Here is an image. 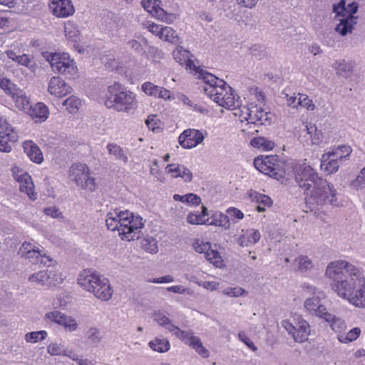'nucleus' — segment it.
Listing matches in <instances>:
<instances>
[{"instance_id":"obj_44","label":"nucleus","mask_w":365,"mask_h":365,"mask_svg":"<svg viewBox=\"0 0 365 365\" xmlns=\"http://www.w3.org/2000/svg\"><path fill=\"white\" fill-rule=\"evenodd\" d=\"M47 351L51 356L68 355L64 346L57 343L50 344L47 347Z\"/></svg>"},{"instance_id":"obj_10","label":"nucleus","mask_w":365,"mask_h":365,"mask_svg":"<svg viewBox=\"0 0 365 365\" xmlns=\"http://www.w3.org/2000/svg\"><path fill=\"white\" fill-rule=\"evenodd\" d=\"M43 57L50 63L51 67L54 72H58L63 75L72 74L75 71L73 61L63 53L61 55L57 53L43 52Z\"/></svg>"},{"instance_id":"obj_60","label":"nucleus","mask_w":365,"mask_h":365,"mask_svg":"<svg viewBox=\"0 0 365 365\" xmlns=\"http://www.w3.org/2000/svg\"><path fill=\"white\" fill-rule=\"evenodd\" d=\"M63 314L59 311H53L46 314V318L58 324Z\"/></svg>"},{"instance_id":"obj_2","label":"nucleus","mask_w":365,"mask_h":365,"mask_svg":"<svg viewBox=\"0 0 365 365\" xmlns=\"http://www.w3.org/2000/svg\"><path fill=\"white\" fill-rule=\"evenodd\" d=\"M106 225L108 230H118L123 240H135L140 238L144 227L143 218L128 210H115L106 215Z\"/></svg>"},{"instance_id":"obj_26","label":"nucleus","mask_w":365,"mask_h":365,"mask_svg":"<svg viewBox=\"0 0 365 365\" xmlns=\"http://www.w3.org/2000/svg\"><path fill=\"white\" fill-rule=\"evenodd\" d=\"M332 67L336 69L338 76L345 78L349 77L353 71L351 64L346 63L344 60L335 61Z\"/></svg>"},{"instance_id":"obj_52","label":"nucleus","mask_w":365,"mask_h":365,"mask_svg":"<svg viewBox=\"0 0 365 365\" xmlns=\"http://www.w3.org/2000/svg\"><path fill=\"white\" fill-rule=\"evenodd\" d=\"M238 338L240 340L243 341L250 349L255 351L257 349V347L254 344V343L250 340V339L247 336L245 331H240L238 333Z\"/></svg>"},{"instance_id":"obj_8","label":"nucleus","mask_w":365,"mask_h":365,"mask_svg":"<svg viewBox=\"0 0 365 365\" xmlns=\"http://www.w3.org/2000/svg\"><path fill=\"white\" fill-rule=\"evenodd\" d=\"M293 171L294 181L304 195H307L309 190L322 178L314 168L306 163L297 165Z\"/></svg>"},{"instance_id":"obj_7","label":"nucleus","mask_w":365,"mask_h":365,"mask_svg":"<svg viewBox=\"0 0 365 365\" xmlns=\"http://www.w3.org/2000/svg\"><path fill=\"white\" fill-rule=\"evenodd\" d=\"M254 165L261 173L277 180L285 177L284 163L277 155L257 157L254 160Z\"/></svg>"},{"instance_id":"obj_3","label":"nucleus","mask_w":365,"mask_h":365,"mask_svg":"<svg viewBox=\"0 0 365 365\" xmlns=\"http://www.w3.org/2000/svg\"><path fill=\"white\" fill-rule=\"evenodd\" d=\"M105 105L118 112L129 113L136 108L135 94L121 84L115 83L108 87L105 96Z\"/></svg>"},{"instance_id":"obj_9","label":"nucleus","mask_w":365,"mask_h":365,"mask_svg":"<svg viewBox=\"0 0 365 365\" xmlns=\"http://www.w3.org/2000/svg\"><path fill=\"white\" fill-rule=\"evenodd\" d=\"M69 176L76 182L77 185L81 186L84 190L93 191L96 189L95 179L90 177V170L86 164H73L70 168Z\"/></svg>"},{"instance_id":"obj_56","label":"nucleus","mask_w":365,"mask_h":365,"mask_svg":"<svg viewBox=\"0 0 365 365\" xmlns=\"http://www.w3.org/2000/svg\"><path fill=\"white\" fill-rule=\"evenodd\" d=\"M245 291L241 287H230L225 289L223 293L230 297H239L243 294Z\"/></svg>"},{"instance_id":"obj_62","label":"nucleus","mask_w":365,"mask_h":365,"mask_svg":"<svg viewBox=\"0 0 365 365\" xmlns=\"http://www.w3.org/2000/svg\"><path fill=\"white\" fill-rule=\"evenodd\" d=\"M179 177L182 178L185 182H189L192 180V172L184 165H182V170L180 173Z\"/></svg>"},{"instance_id":"obj_30","label":"nucleus","mask_w":365,"mask_h":365,"mask_svg":"<svg viewBox=\"0 0 365 365\" xmlns=\"http://www.w3.org/2000/svg\"><path fill=\"white\" fill-rule=\"evenodd\" d=\"M17 93L18 94H15L14 97H12L16 106L20 110H30L32 106L30 105L29 100L24 92L20 89Z\"/></svg>"},{"instance_id":"obj_32","label":"nucleus","mask_w":365,"mask_h":365,"mask_svg":"<svg viewBox=\"0 0 365 365\" xmlns=\"http://www.w3.org/2000/svg\"><path fill=\"white\" fill-rule=\"evenodd\" d=\"M0 88L4 90L6 95L10 96L11 98L14 97L15 94H18L17 92L20 90L15 83L7 78L0 79Z\"/></svg>"},{"instance_id":"obj_6","label":"nucleus","mask_w":365,"mask_h":365,"mask_svg":"<svg viewBox=\"0 0 365 365\" xmlns=\"http://www.w3.org/2000/svg\"><path fill=\"white\" fill-rule=\"evenodd\" d=\"M217 87H204V92L220 106L230 110H234L240 106L235 101L232 88L224 81H219Z\"/></svg>"},{"instance_id":"obj_42","label":"nucleus","mask_w":365,"mask_h":365,"mask_svg":"<svg viewBox=\"0 0 365 365\" xmlns=\"http://www.w3.org/2000/svg\"><path fill=\"white\" fill-rule=\"evenodd\" d=\"M229 224V220L227 215L222 213H216L212 217L211 221H208L207 225L215 226H226Z\"/></svg>"},{"instance_id":"obj_59","label":"nucleus","mask_w":365,"mask_h":365,"mask_svg":"<svg viewBox=\"0 0 365 365\" xmlns=\"http://www.w3.org/2000/svg\"><path fill=\"white\" fill-rule=\"evenodd\" d=\"M147 27H148L149 31H150L152 34L156 35L160 38V37H162L163 30V26L155 24L154 23H151V24H148Z\"/></svg>"},{"instance_id":"obj_24","label":"nucleus","mask_w":365,"mask_h":365,"mask_svg":"<svg viewBox=\"0 0 365 365\" xmlns=\"http://www.w3.org/2000/svg\"><path fill=\"white\" fill-rule=\"evenodd\" d=\"M161 1L160 0H153L152 9H150V14L155 16L157 19H160L163 21L167 23H172L175 16L173 14L167 13L160 6Z\"/></svg>"},{"instance_id":"obj_48","label":"nucleus","mask_w":365,"mask_h":365,"mask_svg":"<svg viewBox=\"0 0 365 365\" xmlns=\"http://www.w3.org/2000/svg\"><path fill=\"white\" fill-rule=\"evenodd\" d=\"M187 220L188 223L192 225H202L207 224L209 219H203L200 214L190 213L187 215Z\"/></svg>"},{"instance_id":"obj_40","label":"nucleus","mask_w":365,"mask_h":365,"mask_svg":"<svg viewBox=\"0 0 365 365\" xmlns=\"http://www.w3.org/2000/svg\"><path fill=\"white\" fill-rule=\"evenodd\" d=\"M360 334L361 329L359 327H355L347 332L346 335L339 334L338 339L342 343H348L356 339Z\"/></svg>"},{"instance_id":"obj_55","label":"nucleus","mask_w":365,"mask_h":365,"mask_svg":"<svg viewBox=\"0 0 365 365\" xmlns=\"http://www.w3.org/2000/svg\"><path fill=\"white\" fill-rule=\"evenodd\" d=\"M16 62L19 64L25 66L28 68H32L33 66H34V63L32 61V59L26 54L19 56Z\"/></svg>"},{"instance_id":"obj_46","label":"nucleus","mask_w":365,"mask_h":365,"mask_svg":"<svg viewBox=\"0 0 365 365\" xmlns=\"http://www.w3.org/2000/svg\"><path fill=\"white\" fill-rule=\"evenodd\" d=\"M142 245H143L144 250L151 254H155L158 250V245H157V241L155 239H154L153 237L144 239Z\"/></svg>"},{"instance_id":"obj_25","label":"nucleus","mask_w":365,"mask_h":365,"mask_svg":"<svg viewBox=\"0 0 365 365\" xmlns=\"http://www.w3.org/2000/svg\"><path fill=\"white\" fill-rule=\"evenodd\" d=\"M326 322L330 323L331 328L336 333H341L346 328L344 321L334 315L327 313L324 316Z\"/></svg>"},{"instance_id":"obj_36","label":"nucleus","mask_w":365,"mask_h":365,"mask_svg":"<svg viewBox=\"0 0 365 365\" xmlns=\"http://www.w3.org/2000/svg\"><path fill=\"white\" fill-rule=\"evenodd\" d=\"M190 347L195 350V351L202 358H207L210 356L209 351L202 345L200 339L197 338L191 339Z\"/></svg>"},{"instance_id":"obj_34","label":"nucleus","mask_w":365,"mask_h":365,"mask_svg":"<svg viewBox=\"0 0 365 365\" xmlns=\"http://www.w3.org/2000/svg\"><path fill=\"white\" fill-rule=\"evenodd\" d=\"M173 199L175 201H180L182 202H186L190 205H198L201 202L200 197L194 193H188L185 195H180L175 194L173 196Z\"/></svg>"},{"instance_id":"obj_4","label":"nucleus","mask_w":365,"mask_h":365,"mask_svg":"<svg viewBox=\"0 0 365 365\" xmlns=\"http://www.w3.org/2000/svg\"><path fill=\"white\" fill-rule=\"evenodd\" d=\"M78 284L101 301H108L113 295L108 279L91 269H84L81 272Z\"/></svg>"},{"instance_id":"obj_51","label":"nucleus","mask_w":365,"mask_h":365,"mask_svg":"<svg viewBox=\"0 0 365 365\" xmlns=\"http://www.w3.org/2000/svg\"><path fill=\"white\" fill-rule=\"evenodd\" d=\"M41 252L38 248L27 254H24V257L28 259L32 264H38L41 258Z\"/></svg>"},{"instance_id":"obj_43","label":"nucleus","mask_w":365,"mask_h":365,"mask_svg":"<svg viewBox=\"0 0 365 365\" xmlns=\"http://www.w3.org/2000/svg\"><path fill=\"white\" fill-rule=\"evenodd\" d=\"M250 197L259 204H262L264 206H271L272 204V200L268 196L257 192H250Z\"/></svg>"},{"instance_id":"obj_61","label":"nucleus","mask_w":365,"mask_h":365,"mask_svg":"<svg viewBox=\"0 0 365 365\" xmlns=\"http://www.w3.org/2000/svg\"><path fill=\"white\" fill-rule=\"evenodd\" d=\"M128 45L134 50V51L139 54H143L145 53L143 51V46L140 42H138L137 40L132 39L129 41H128Z\"/></svg>"},{"instance_id":"obj_23","label":"nucleus","mask_w":365,"mask_h":365,"mask_svg":"<svg viewBox=\"0 0 365 365\" xmlns=\"http://www.w3.org/2000/svg\"><path fill=\"white\" fill-rule=\"evenodd\" d=\"M23 146L24 152L31 161L36 163H41L43 161V153L36 144L31 140L25 141Z\"/></svg>"},{"instance_id":"obj_37","label":"nucleus","mask_w":365,"mask_h":365,"mask_svg":"<svg viewBox=\"0 0 365 365\" xmlns=\"http://www.w3.org/2000/svg\"><path fill=\"white\" fill-rule=\"evenodd\" d=\"M86 336L95 346H98L102 339L99 329L96 327L89 328L86 332Z\"/></svg>"},{"instance_id":"obj_17","label":"nucleus","mask_w":365,"mask_h":365,"mask_svg":"<svg viewBox=\"0 0 365 365\" xmlns=\"http://www.w3.org/2000/svg\"><path fill=\"white\" fill-rule=\"evenodd\" d=\"M71 87L60 77L53 76L51 78L48 91L53 96L62 98L71 93Z\"/></svg>"},{"instance_id":"obj_1","label":"nucleus","mask_w":365,"mask_h":365,"mask_svg":"<svg viewBox=\"0 0 365 365\" xmlns=\"http://www.w3.org/2000/svg\"><path fill=\"white\" fill-rule=\"evenodd\" d=\"M325 274L332 280V289L339 297L356 307H365V280L358 268L339 260L330 262Z\"/></svg>"},{"instance_id":"obj_12","label":"nucleus","mask_w":365,"mask_h":365,"mask_svg":"<svg viewBox=\"0 0 365 365\" xmlns=\"http://www.w3.org/2000/svg\"><path fill=\"white\" fill-rule=\"evenodd\" d=\"M16 135L4 117L0 116V151L9 153Z\"/></svg>"},{"instance_id":"obj_50","label":"nucleus","mask_w":365,"mask_h":365,"mask_svg":"<svg viewBox=\"0 0 365 365\" xmlns=\"http://www.w3.org/2000/svg\"><path fill=\"white\" fill-rule=\"evenodd\" d=\"M142 91L150 96H157L158 86L153 84L150 82H145L142 85Z\"/></svg>"},{"instance_id":"obj_54","label":"nucleus","mask_w":365,"mask_h":365,"mask_svg":"<svg viewBox=\"0 0 365 365\" xmlns=\"http://www.w3.org/2000/svg\"><path fill=\"white\" fill-rule=\"evenodd\" d=\"M166 171L172 175V177L176 178H179L180 173L182 170V165L178 164H170L166 166Z\"/></svg>"},{"instance_id":"obj_31","label":"nucleus","mask_w":365,"mask_h":365,"mask_svg":"<svg viewBox=\"0 0 365 365\" xmlns=\"http://www.w3.org/2000/svg\"><path fill=\"white\" fill-rule=\"evenodd\" d=\"M250 145L263 150H271L274 147V143L264 137H256L251 140Z\"/></svg>"},{"instance_id":"obj_20","label":"nucleus","mask_w":365,"mask_h":365,"mask_svg":"<svg viewBox=\"0 0 365 365\" xmlns=\"http://www.w3.org/2000/svg\"><path fill=\"white\" fill-rule=\"evenodd\" d=\"M247 115L244 118L249 124L258 125L259 120H262V117H265V120H268V124L271 123V113L269 112H264L261 107L258 108L257 106H255L251 108H247Z\"/></svg>"},{"instance_id":"obj_11","label":"nucleus","mask_w":365,"mask_h":365,"mask_svg":"<svg viewBox=\"0 0 365 365\" xmlns=\"http://www.w3.org/2000/svg\"><path fill=\"white\" fill-rule=\"evenodd\" d=\"M358 4L354 1L346 6L344 12L345 15L339 19V23L335 28L336 32L343 36H346L348 33L352 32L354 26L356 24L357 16H355L354 14L358 11Z\"/></svg>"},{"instance_id":"obj_53","label":"nucleus","mask_w":365,"mask_h":365,"mask_svg":"<svg viewBox=\"0 0 365 365\" xmlns=\"http://www.w3.org/2000/svg\"><path fill=\"white\" fill-rule=\"evenodd\" d=\"M299 269L302 272H306L312 267V261L307 257H301L298 259Z\"/></svg>"},{"instance_id":"obj_64","label":"nucleus","mask_w":365,"mask_h":365,"mask_svg":"<svg viewBox=\"0 0 365 365\" xmlns=\"http://www.w3.org/2000/svg\"><path fill=\"white\" fill-rule=\"evenodd\" d=\"M354 184L355 186L360 187H364L365 186V168L361 170L359 175L356 177Z\"/></svg>"},{"instance_id":"obj_45","label":"nucleus","mask_w":365,"mask_h":365,"mask_svg":"<svg viewBox=\"0 0 365 365\" xmlns=\"http://www.w3.org/2000/svg\"><path fill=\"white\" fill-rule=\"evenodd\" d=\"M175 336L180 339L185 341V343L190 346V342L192 341L191 339L197 338V336L193 335V332L192 331H184L179 329H175Z\"/></svg>"},{"instance_id":"obj_63","label":"nucleus","mask_w":365,"mask_h":365,"mask_svg":"<svg viewBox=\"0 0 365 365\" xmlns=\"http://www.w3.org/2000/svg\"><path fill=\"white\" fill-rule=\"evenodd\" d=\"M36 249L37 248H36L35 245L29 242H24L21 245L19 253L21 255V256H24V254H27Z\"/></svg>"},{"instance_id":"obj_27","label":"nucleus","mask_w":365,"mask_h":365,"mask_svg":"<svg viewBox=\"0 0 365 365\" xmlns=\"http://www.w3.org/2000/svg\"><path fill=\"white\" fill-rule=\"evenodd\" d=\"M107 149L108 150L109 154L115 156V160H121L124 163H127L128 161V158L127 154L120 148V145L115 143H108L107 145Z\"/></svg>"},{"instance_id":"obj_13","label":"nucleus","mask_w":365,"mask_h":365,"mask_svg":"<svg viewBox=\"0 0 365 365\" xmlns=\"http://www.w3.org/2000/svg\"><path fill=\"white\" fill-rule=\"evenodd\" d=\"M204 138V135L200 130L187 129L180 135L178 143L182 148L190 149L201 143Z\"/></svg>"},{"instance_id":"obj_33","label":"nucleus","mask_w":365,"mask_h":365,"mask_svg":"<svg viewBox=\"0 0 365 365\" xmlns=\"http://www.w3.org/2000/svg\"><path fill=\"white\" fill-rule=\"evenodd\" d=\"M149 346L155 351L163 353L170 349V342L167 339L156 338L149 342Z\"/></svg>"},{"instance_id":"obj_15","label":"nucleus","mask_w":365,"mask_h":365,"mask_svg":"<svg viewBox=\"0 0 365 365\" xmlns=\"http://www.w3.org/2000/svg\"><path fill=\"white\" fill-rule=\"evenodd\" d=\"M285 328L292 334L294 341L298 343H302L308 339L310 333L309 324L304 321H299L297 326L289 324Z\"/></svg>"},{"instance_id":"obj_5","label":"nucleus","mask_w":365,"mask_h":365,"mask_svg":"<svg viewBox=\"0 0 365 365\" xmlns=\"http://www.w3.org/2000/svg\"><path fill=\"white\" fill-rule=\"evenodd\" d=\"M305 195L307 205L312 206L326 204L335 205L336 201V190L332 189L328 182L322 178L316 182Z\"/></svg>"},{"instance_id":"obj_49","label":"nucleus","mask_w":365,"mask_h":365,"mask_svg":"<svg viewBox=\"0 0 365 365\" xmlns=\"http://www.w3.org/2000/svg\"><path fill=\"white\" fill-rule=\"evenodd\" d=\"M153 318L154 321L160 326L165 327L170 324V319L161 312H155Z\"/></svg>"},{"instance_id":"obj_41","label":"nucleus","mask_w":365,"mask_h":365,"mask_svg":"<svg viewBox=\"0 0 365 365\" xmlns=\"http://www.w3.org/2000/svg\"><path fill=\"white\" fill-rule=\"evenodd\" d=\"M205 257L207 261L213 264L215 267H220L222 262L221 256L216 250L210 249L205 252Z\"/></svg>"},{"instance_id":"obj_38","label":"nucleus","mask_w":365,"mask_h":365,"mask_svg":"<svg viewBox=\"0 0 365 365\" xmlns=\"http://www.w3.org/2000/svg\"><path fill=\"white\" fill-rule=\"evenodd\" d=\"M160 39L172 43H178L179 38L176 31L170 26H164L163 30V36Z\"/></svg>"},{"instance_id":"obj_35","label":"nucleus","mask_w":365,"mask_h":365,"mask_svg":"<svg viewBox=\"0 0 365 365\" xmlns=\"http://www.w3.org/2000/svg\"><path fill=\"white\" fill-rule=\"evenodd\" d=\"M81 105V103L79 98L74 96L68 97L63 102V106H65L66 109L71 113H76Z\"/></svg>"},{"instance_id":"obj_58","label":"nucleus","mask_w":365,"mask_h":365,"mask_svg":"<svg viewBox=\"0 0 365 365\" xmlns=\"http://www.w3.org/2000/svg\"><path fill=\"white\" fill-rule=\"evenodd\" d=\"M43 212L53 218H59L62 216V213L60 212L59 209L55 206L44 208Z\"/></svg>"},{"instance_id":"obj_16","label":"nucleus","mask_w":365,"mask_h":365,"mask_svg":"<svg viewBox=\"0 0 365 365\" xmlns=\"http://www.w3.org/2000/svg\"><path fill=\"white\" fill-rule=\"evenodd\" d=\"M346 159V156L339 154V151L329 152L322 155L321 167L329 173H336L339 169V161Z\"/></svg>"},{"instance_id":"obj_57","label":"nucleus","mask_w":365,"mask_h":365,"mask_svg":"<svg viewBox=\"0 0 365 365\" xmlns=\"http://www.w3.org/2000/svg\"><path fill=\"white\" fill-rule=\"evenodd\" d=\"M346 7L345 0H341L337 5H334L333 11L336 13V16L341 18L342 16H344Z\"/></svg>"},{"instance_id":"obj_19","label":"nucleus","mask_w":365,"mask_h":365,"mask_svg":"<svg viewBox=\"0 0 365 365\" xmlns=\"http://www.w3.org/2000/svg\"><path fill=\"white\" fill-rule=\"evenodd\" d=\"M15 178L19 183L20 191L26 192L31 200H36V193L34 192V185L31 180V177L27 173H23L16 175Z\"/></svg>"},{"instance_id":"obj_29","label":"nucleus","mask_w":365,"mask_h":365,"mask_svg":"<svg viewBox=\"0 0 365 365\" xmlns=\"http://www.w3.org/2000/svg\"><path fill=\"white\" fill-rule=\"evenodd\" d=\"M307 135H309L311 145H319L322 140V132L319 130L315 125H306Z\"/></svg>"},{"instance_id":"obj_22","label":"nucleus","mask_w":365,"mask_h":365,"mask_svg":"<svg viewBox=\"0 0 365 365\" xmlns=\"http://www.w3.org/2000/svg\"><path fill=\"white\" fill-rule=\"evenodd\" d=\"M304 305L307 311L322 318H324V316L328 313L326 307L322 304L318 297H313L307 299Z\"/></svg>"},{"instance_id":"obj_28","label":"nucleus","mask_w":365,"mask_h":365,"mask_svg":"<svg viewBox=\"0 0 365 365\" xmlns=\"http://www.w3.org/2000/svg\"><path fill=\"white\" fill-rule=\"evenodd\" d=\"M48 107L43 103H38L32 109L31 115L38 119L39 121H45L48 118Z\"/></svg>"},{"instance_id":"obj_39","label":"nucleus","mask_w":365,"mask_h":365,"mask_svg":"<svg viewBox=\"0 0 365 365\" xmlns=\"http://www.w3.org/2000/svg\"><path fill=\"white\" fill-rule=\"evenodd\" d=\"M47 335V332L43 330L28 332L25 335V340L29 343H36L45 339Z\"/></svg>"},{"instance_id":"obj_21","label":"nucleus","mask_w":365,"mask_h":365,"mask_svg":"<svg viewBox=\"0 0 365 365\" xmlns=\"http://www.w3.org/2000/svg\"><path fill=\"white\" fill-rule=\"evenodd\" d=\"M56 274L48 270H42L34 273L29 277V281L42 286H51L54 284Z\"/></svg>"},{"instance_id":"obj_47","label":"nucleus","mask_w":365,"mask_h":365,"mask_svg":"<svg viewBox=\"0 0 365 365\" xmlns=\"http://www.w3.org/2000/svg\"><path fill=\"white\" fill-rule=\"evenodd\" d=\"M299 98L297 101V105L306 108L308 110H314L315 106L312 101L305 94L299 93Z\"/></svg>"},{"instance_id":"obj_14","label":"nucleus","mask_w":365,"mask_h":365,"mask_svg":"<svg viewBox=\"0 0 365 365\" xmlns=\"http://www.w3.org/2000/svg\"><path fill=\"white\" fill-rule=\"evenodd\" d=\"M49 9L54 16L66 18L75 12V9L71 0H52Z\"/></svg>"},{"instance_id":"obj_18","label":"nucleus","mask_w":365,"mask_h":365,"mask_svg":"<svg viewBox=\"0 0 365 365\" xmlns=\"http://www.w3.org/2000/svg\"><path fill=\"white\" fill-rule=\"evenodd\" d=\"M187 67L195 71L197 78L202 79L207 84L206 87H217L220 84L219 81H222L212 73L197 67L191 60L187 61Z\"/></svg>"}]
</instances>
